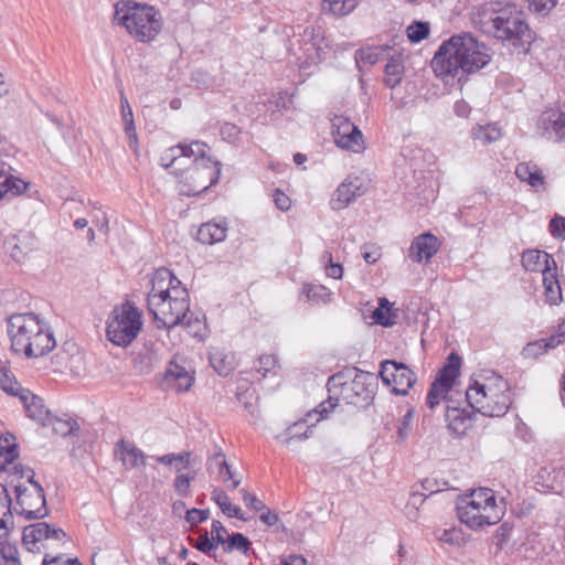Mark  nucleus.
Instances as JSON below:
<instances>
[{"label":"nucleus","mask_w":565,"mask_h":565,"mask_svg":"<svg viewBox=\"0 0 565 565\" xmlns=\"http://www.w3.org/2000/svg\"><path fill=\"white\" fill-rule=\"evenodd\" d=\"M209 147L201 141L179 143L164 150L160 164L179 179L183 195H198L214 185L220 178V162L207 156Z\"/></svg>","instance_id":"f257e3e1"},{"label":"nucleus","mask_w":565,"mask_h":565,"mask_svg":"<svg viewBox=\"0 0 565 565\" xmlns=\"http://www.w3.org/2000/svg\"><path fill=\"white\" fill-rule=\"evenodd\" d=\"M490 50L470 33L452 35L444 42L431 61L436 76L449 83L465 74L476 73L491 61Z\"/></svg>","instance_id":"f03ea898"},{"label":"nucleus","mask_w":565,"mask_h":565,"mask_svg":"<svg viewBox=\"0 0 565 565\" xmlns=\"http://www.w3.org/2000/svg\"><path fill=\"white\" fill-rule=\"evenodd\" d=\"M147 307L158 328H173L189 313V292L167 268L157 269L150 278Z\"/></svg>","instance_id":"7ed1b4c3"},{"label":"nucleus","mask_w":565,"mask_h":565,"mask_svg":"<svg viewBox=\"0 0 565 565\" xmlns=\"http://www.w3.org/2000/svg\"><path fill=\"white\" fill-rule=\"evenodd\" d=\"M8 335L12 351L29 359L44 356L56 345L52 328L32 312L11 315Z\"/></svg>","instance_id":"20e7f679"},{"label":"nucleus","mask_w":565,"mask_h":565,"mask_svg":"<svg viewBox=\"0 0 565 565\" xmlns=\"http://www.w3.org/2000/svg\"><path fill=\"white\" fill-rule=\"evenodd\" d=\"M22 543L28 551L44 554L42 565H82L76 557H65L71 540L61 527L53 524L36 522L25 526Z\"/></svg>","instance_id":"39448f33"},{"label":"nucleus","mask_w":565,"mask_h":565,"mask_svg":"<svg viewBox=\"0 0 565 565\" xmlns=\"http://www.w3.org/2000/svg\"><path fill=\"white\" fill-rule=\"evenodd\" d=\"M457 514L472 530L497 524L505 513V503L490 488H478L458 497Z\"/></svg>","instance_id":"423d86ee"},{"label":"nucleus","mask_w":565,"mask_h":565,"mask_svg":"<svg viewBox=\"0 0 565 565\" xmlns=\"http://www.w3.org/2000/svg\"><path fill=\"white\" fill-rule=\"evenodd\" d=\"M509 383L499 374H480L466 391L469 406L489 417L503 416L511 404Z\"/></svg>","instance_id":"0eeeda50"},{"label":"nucleus","mask_w":565,"mask_h":565,"mask_svg":"<svg viewBox=\"0 0 565 565\" xmlns=\"http://www.w3.org/2000/svg\"><path fill=\"white\" fill-rule=\"evenodd\" d=\"M344 377L343 373H337L329 379L328 391L330 396L315 409V413H319L320 416L317 422L320 418H326L340 399L351 405L367 403L371 399L374 380L371 373L356 370L350 382L344 381Z\"/></svg>","instance_id":"6e6552de"},{"label":"nucleus","mask_w":565,"mask_h":565,"mask_svg":"<svg viewBox=\"0 0 565 565\" xmlns=\"http://www.w3.org/2000/svg\"><path fill=\"white\" fill-rule=\"evenodd\" d=\"M499 22L500 25L492 38L509 43L514 53L525 54L529 52L534 41V33L514 3L508 2Z\"/></svg>","instance_id":"1a4fd4ad"},{"label":"nucleus","mask_w":565,"mask_h":565,"mask_svg":"<svg viewBox=\"0 0 565 565\" xmlns=\"http://www.w3.org/2000/svg\"><path fill=\"white\" fill-rule=\"evenodd\" d=\"M141 330V313L135 303L116 306L107 319V339L118 347L129 345Z\"/></svg>","instance_id":"9d476101"},{"label":"nucleus","mask_w":565,"mask_h":565,"mask_svg":"<svg viewBox=\"0 0 565 565\" xmlns=\"http://www.w3.org/2000/svg\"><path fill=\"white\" fill-rule=\"evenodd\" d=\"M15 505L14 511L25 519H42L49 514L44 490L40 483L34 481L33 473L22 482L14 486Z\"/></svg>","instance_id":"9b49d317"},{"label":"nucleus","mask_w":565,"mask_h":565,"mask_svg":"<svg viewBox=\"0 0 565 565\" xmlns=\"http://www.w3.org/2000/svg\"><path fill=\"white\" fill-rule=\"evenodd\" d=\"M507 1H486L475 6L470 12L472 25L481 33L493 36L500 25V20L505 11Z\"/></svg>","instance_id":"f8f14e48"},{"label":"nucleus","mask_w":565,"mask_h":565,"mask_svg":"<svg viewBox=\"0 0 565 565\" xmlns=\"http://www.w3.org/2000/svg\"><path fill=\"white\" fill-rule=\"evenodd\" d=\"M380 376L396 395H406L416 382L415 373L406 364L393 360L381 363Z\"/></svg>","instance_id":"ddd939ff"},{"label":"nucleus","mask_w":565,"mask_h":565,"mask_svg":"<svg viewBox=\"0 0 565 565\" xmlns=\"http://www.w3.org/2000/svg\"><path fill=\"white\" fill-rule=\"evenodd\" d=\"M370 188V179L364 175H349L332 194L330 206L333 211H341L364 195Z\"/></svg>","instance_id":"4468645a"},{"label":"nucleus","mask_w":565,"mask_h":565,"mask_svg":"<svg viewBox=\"0 0 565 565\" xmlns=\"http://www.w3.org/2000/svg\"><path fill=\"white\" fill-rule=\"evenodd\" d=\"M332 136L341 149L360 153L365 148L362 131L344 116H334L332 119Z\"/></svg>","instance_id":"2eb2a0df"},{"label":"nucleus","mask_w":565,"mask_h":565,"mask_svg":"<svg viewBox=\"0 0 565 565\" xmlns=\"http://www.w3.org/2000/svg\"><path fill=\"white\" fill-rule=\"evenodd\" d=\"M115 21L137 41H141V3L120 0L115 4Z\"/></svg>","instance_id":"dca6fc26"},{"label":"nucleus","mask_w":565,"mask_h":565,"mask_svg":"<svg viewBox=\"0 0 565 565\" xmlns=\"http://www.w3.org/2000/svg\"><path fill=\"white\" fill-rule=\"evenodd\" d=\"M164 381L178 392H186L193 385L194 376L190 365L184 360L179 362V358H174L164 372Z\"/></svg>","instance_id":"f3484780"},{"label":"nucleus","mask_w":565,"mask_h":565,"mask_svg":"<svg viewBox=\"0 0 565 565\" xmlns=\"http://www.w3.org/2000/svg\"><path fill=\"white\" fill-rule=\"evenodd\" d=\"M540 127L548 138H565V109L556 106L546 109L540 117Z\"/></svg>","instance_id":"a211bd4d"},{"label":"nucleus","mask_w":565,"mask_h":565,"mask_svg":"<svg viewBox=\"0 0 565 565\" xmlns=\"http://www.w3.org/2000/svg\"><path fill=\"white\" fill-rule=\"evenodd\" d=\"M312 415H319V413H315V409L308 413L306 418L294 423L284 433L277 435V440L289 448H294L296 444L308 439L312 434V425H307V423Z\"/></svg>","instance_id":"6ab92c4d"},{"label":"nucleus","mask_w":565,"mask_h":565,"mask_svg":"<svg viewBox=\"0 0 565 565\" xmlns=\"http://www.w3.org/2000/svg\"><path fill=\"white\" fill-rule=\"evenodd\" d=\"M438 249V238L430 233H424L412 242L408 256L412 260L420 263L424 259L429 260Z\"/></svg>","instance_id":"aec40b11"},{"label":"nucleus","mask_w":565,"mask_h":565,"mask_svg":"<svg viewBox=\"0 0 565 565\" xmlns=\"http://www.w3.org/2000/svg\"><path fill=\"white\" fill-rule=\"evenodd\" d=\"M522 265L532 273H545L556 269V262L548 253L540 249H527L522 254Z\"/></svg>","instance_id":"412c9836"},{"label":"nucleus","mask_w":565,"mask_h":565,"mask_svg":"<svg viewBox=\"0 0 565 565\" xmlns=\"http://www.w3.org/2000/svg\"><path fill=\"white\" fill-rule=\"evenodd\" d=\"M445 419L448 429L457 437L465 435L471 426L470 412L452 404L446 405Z\"/></svg>","instance_id":"4be33fe9"},{"label":"nucleus","mask_w":565,"mask_h":565,"mask_svg":"<svg viewBox=\"0 0 565 565\" xmlns=\"http://www.w3.org/2000/svg\"><path fill=\"white\" fill-rule=\"evenodd\" d=\"M21 403L24 406L26 415L40 423L43 426H47V420L51 418L50 411L43 404L42 398L32 394L29 390L25 395H21Z\"/></svg>","instance_id":"5701e85b"},{"label":"nucleus","mask_w":565,"mask_h":565,"mask_svg":"<svg viewBox=\"0 0 565 565\" xmlns=\"http://www.w3.org/2000/svg\"><path fill=\"white\" fill-rule=\"evenodd\" d=\"M209 361L214 371L221 376L230 375L236 365L234 354L218 347L210 349Z\"/></svg>","instance_id":"b1692460"},{"label":"nucleus","mask_w":565,"mask_h":565,"mask_svg":"<svg viewBox=\"0 0 565 565\" xmlns=\"http://www.w3.org/2000/svg\"><path fill=\"white\" fill-rule=\"evenodd\" d=\"M120 104H121V119H122L124 132L126 135V138L128 139L129 147L138 156L139 139H138V134L136 130L134 113L128 103L127 97L124 94H121V96H120Z\"/></svg>","instance_id":"393cba45"},{"label":"nucleus","mask_w":565,"mask_h":565,"mask_svg":"<svg viewBox=\"0 0 565 565\" xmlns=\"http://www.w3.org/2000/svg\"><path fill=\"white\" fill-rule=\"evenodd\" d=\"M10 167L6 169L4 163L0 161V200L14 198L26 189V183L10 174Z\"/></svg>","instance_id":"a878e982"},{"label":"nucleus","mask_w":565,"mask_h":565,"mask_svg":"<svg viewBox=\"0 0 565 565\" xmlns=\"http://www.w3.org/2000/svg\"><path fill=\"white\" fill-rule=\"evenodd\" d=\"M460 358L457 354L451 353L434 383H440L443 388L452 392L456 380L460 374Z\"/></svg>","instance_id":"bb28decb"},{"label":"nucleus","mask_w":565,"mask_h":565,"mask_svg":"<svg viewBox=\"0 0 565 565\" xmlns=\"http://www.w3.org/2000/svg\"><path fill=\"white\" fill-rule=\"evenodd\" d=\"M227 224L225 222H207L200 226L198 239L207 245H213L225 239Z\"/></svg>","instance_id":"cd10ccee"},{"label":"nucleus","mask_w":565,"mask_h":565,"mask_svg":"<svg viewBox=\"0 0 565 565\" xmlns=\"http://www.w3.org/2000/svg\"><path fill=\"white\" fill-rule=\"evenodd\" d=\"M162 29V17L152 6L143 3V42L152 41Z\"/></svg>","instance_id":"c85d7f7f"},{"label":"nucleus","mask_w":565,"mask_h":565,"mask_svg":"<svg viewBox=\"0 0 565 565\" xmlns=\"http://www.w3.org/2000/svg\"><path fill=\"white\" fill-rule=\"evenodd\" d=\"M207 469L211 471H216L218 478L223 482L232 480V484L228 486L231 489H236L241 483L239 479H234L231 467L228 466L225 459V455L222 451L215 452L211 458H209Z\"/></svg>","instance_id":"c756f323"},{"label":"nucleus","mask_w":565,"mask_h":565,"mask_svg":"<svg viewBox=\"0 0 565 565\" xmlns=\"http://www.w3.org/2000/svg\"><path fill=\"white\" fill-rule=\"evenodd\" d=\"M502 128L493 122L478 124L470 130V137L473 141L480 142L482 146H488L501 139Z\"/></svg>","instance_id":"7c9ffc66"},{"label":"nucleus","mask_w":565,"mask_h":565,"mask_svg":"<svg viewBox=\"0 0 565 565\" xmlns=\"http://www.w3.org/2000/svg\"><path fill=\"white\" fill-rule=\"evenodd\" d=\"M191 452H170L162 456H150L149 458L154 460L157 463L163 465L171 468L177 473H181L182 470L189 469L192 466Z\"/></svg>","instance_id":"2f4dec72"},{"label":"nucleus","mask_w":565,"mask_h":565,"mask_svg":"<svg viewBox=\"0 0 565 565\" xmlns=\"http://www.w3.org/2000/svg\"><path fill=\"white\" fill-rule=\"evenodd\" d=\"M359 2L360 0H322L321 10L334 18H342L352 13Z\"/></svg>","instance_id":"473e14b6"},{"label":"nucleus","mask_w":565,"mask_h":565,"mask_svg":"<svg viewBox=\"0 0 565 565\" xmlns=\"http://www.w3.org/2000/svg\"><path fill=\"white\" fill-rule=\"evenodd\" d=\"M543 287L545 301L548 305L555 306L563 300L556 269H552L543 275Z\"/></svg>","instance_id":"72a5a7b5"},{"label":"nucleus","mask_w":565,"mask_h":565,"mask_svg":"<svg viewBox=\"0 0 565 565\" xmlns=\"http://www.w3.org/2000/svg\"><path fill=\"white\" fill-rule=\"evenodd\" d=\"M115 455L126 468H135L141 457L140 450L135 444L125 439L116 445Z\"/></svg>","instance_id":"f704fd0d"},{"label":"nucleus","mask_w":565,"mask_h":565,"mask_svg":"<svg viewBox=\"0 0 565 565\" xmlns=\"http://www.w3.org/2000/svg\"><path fill=\"white\" fill-rule=\"evenodd\" d=\"M12 525L11 499L6 486L0 483V539L9 534Z\"/></svg>","instance_id":"c9c22d12"},{"label":"nucleus","mask_w":565,"mask_h":565,"mask_svg":"<svg viewBox=\"0 0 565 565\" xmlns=\"http://www.w3.org/2000/svg\"><path fill=\"white\" fill-rule=\"evenodd\" d=\"M212 500L220 507L224 514L230 518L244 520L241 508L231 503L228 495L218 488L212 491Z\"/></svg>","instance_id":"e433bc0d"},{"label":"nucleus","mask_w":565,"mask_h":565,"mask_svg":"<svg viewBox=\"0 0 565 565\" xmlns=\"http://www.w3.org/2000/svg\"><path fill=\"white\" fill-rule=\"evenodd\" d=\"M385 78L386 86L394 88L399 84L404 72L401 56H392L385 65Z\"/></svg>","instance_id":"4c0bfd02"},{"label":"nucleus","mask_w":565,"mask_h":565,"mask_svg":"<svg viewBox=\"0 0 565 565\" xmlns=\"http://www.w3.org/2000/svg\"><path fill=\"white\" fill-rule=\"evenodd\" d=\"M17 457L18 449L13 436L0 437V470L13 463Z\"/></svg>","instance_id":"58836bf2"},{"label":"nucleus","mask_w":565,"mask_h":565,"mask_svg":"<svg viewBox=\"0 0 565 565\" xmlns=\"http://www.w3.org/2000/svg\"><path fill=\"white\" fill-rule=\"evenodd\" d=\"M0 386L7 394L17 396L19 399L21 398V395H25L28 392V390L22 387L4 366L0 369Z\"/></svg>","instance_id":"ea45409f"},{"label":"nucleus","mask_w":565,"mask_h":565,"mask_svg":"<svg viewBox=\"0 0 565 565\" xmlns=\"http://www.w3.org/2000/svg\"><path fill=\"white\" fill-rule=\"evenodd\" d=\"M451 392L443 388L440 383H434L430 385V388L427 393L426 405L434 411L441 401L446 402V405L452 404V399L450 396Z\"/></svg>","instance_id":"a19ab883"},{"label":"nucleus","mask_w":565,"mask_h":565,"mask_svg":"<svg viewBox=\"0 0 565 565\" xmlns=\"http://www.w3.org/2000/svg\"><path fill=\"white\" fill-rule=\"evenodd\" d=\"M4 248L17 263H22L30 250L28 245L22 244L17 235H11L4 239Z\"/></svg>","instance_id":"79ce46f5"},{"label":"nucleus","mask_w":565,"mask_h":565,"mask_svg":"<svg viewBox=\"0 0 565 565\" xmlns=\"http://www.w3.org/2000/svg\"><path fill=\"white\" fill-rule=\"evenodd\" d=\"M302 294L306 295L308 300L316 303H328L332 297V292L322 285L306 284L302 288Z\"/></svg>","instance_id":"37998d69"},{"label":"nucleus","mask_w":565,"mask_h":565,"mask_svg":"<svg viewBox=\"0 0 565 565\" xmlns=\"http://www.w3.org/2000/svg\"><path fill=\"white\" fill-rule=\"evenodd\" d=\"M47 425L52 426V430L60 436H68L74 434L75 430L78 429L77 424L71 419H62L57 417H53L47 420Z\"/></svg>","instance_id":"c03bdc74"},{"label":"nucleus","mask_w":565,"mask_h":565,"mask_svg":"<svg viewBox=\"0 0 565 565\" xmlns=\"http://www.w3.org/2000/svg\"><path fill=\"white\" fill-rule=\"evenodd\" d=\"M234 550L239 551L246 555L250 550V542L243 534L234 533L226 541L224 545V551L231 553Z\"/></svg>","instance_id":"a18cd8bd"},{"label":"nucleus","mask_w":565,"mask_h":565,"mask_svg":"<svg viewBox=\"0 0 565 565\" xmlns=\"http://www.w3.org/2000/svg\"><path fill=\"white\" fill-rule=\"evenodd\" d=\"M414 413V408H409L399 419L396 427V435L398 441H405L409 436L413 429Z\"/></svg>","instance_id":"49530a36"},{"label":"nucleus","mask_w":565,"mask_h":565,"mask_svg":"<svg viewBox=\"0 0 565 565\" xmlns=\"http://www.w3.org/2000/svg\"><path fill=\"white\" fill-rule=\"evenodd\" d=\"M180 324L184 326L188 333L193 338H198L202 340L205 337V323L201 321L199 318L193 319L192 315L186 313V318Z\"/></svg>","instance_id":"de8ad7c7"},{"label":"nucleus","mask_w":565,"mask_h":565,"mask_svg":"<svg viewBox=\"0 0 565 565\" xmlns=\"http://www.w3.org/2000/svg\"><path fill=\"white\" fill-rule=\"evenodd\" d=\"M429 23L428 22H422V21H415L411 25L407 26V36L408 39L414 42H420L424 39H426L429 34Z\"/></svg>","instance_id":"09e8293b"},{"label":"nucleus","mask_w":565,"mask_h":565,"mask_svg":"<svg viewBox=\"0 0 565 565\" xmlns=\"http://www.w3.org/2000/svg\"><path fill=\"white\" fill-rule=\"evenodd\" d=\"M548 349H551L548 339H540L534 342L527 343L523 348L522 354L524 355V358L534 359L547 352Z\"/></svg>","instance_id":"8fccbe9b"},{"label":"nucleus","mask_w":565,"mask_h":565,"mask_svg":"<svg viewBox=\"0 0 565 565\" xmlns=\"http://www.w3.org/2000/svg\"><path fill=\"white\" fill-rule=\"evenodd\" d=\"M193 477L186 473H177L173 480V489L180 497H189L191 494V482Z\"/></svg>","instance_id":"3c124183"},{"label":"nucleus","mask_w":565,"mask_h":565,"mask_svg":"<svg viewBox=\"0 0 565 565\" xmlns=\"http://www.w3.org/2000/svg\"><path fill=\"white\" fill-rule=\"evenodd\" d=\"M7 537H8V534L3 539H0V554L2 557V562H0V563L1 564H7V562L21 563L18 558L17 546L12 545L10 543H7V541H6Z\"/></svg>","instance_id":"603ef678"},{"label":"nucleus","mask_w":565,"mask_h":565,"mask_svg":"<svg viewBox=\"0 0 565 565\" xmlns=\"http://www.w3.org/2000/svg\"><path fill=\"white\" fill-rule=\"evenodd\" d=\"M191 78L192 82H194L199 88H209L215 82V78L204 70H195L192 73Z\"/></svg>","instance_id":"864d4df0"},{"label":"nucleus","mask_w":565,"mask_h":565,"mask_svg":"<svg viewBox=\"0 0 565 565\" xmlns=\"http://www.w3.org/2000/svg\"><path fill=\"white\" fill-rule=\"evenodd\" d=\"M529 9L536 13L546 14L557 4V0H527Z\"/></svg>","instance_id":"5fc2aeb1"},{"label":"nucleus","mask_w":565,"mask_h":565,"mask_svg":"<svg viewBox=\"0 0 565 565\" xmlns=\"http://www.w3.org/2000/svg\"><path fill=\"white\" fill-rule=\"evenodd\" d=\"M277 365V358L273 354L263 355L258 359V367L257 371L262 373L263 376H266L269 372H271Z\"/></svg>","instance_id":"6e6d98bb"},{"label":"nucleus","mask_w":565,"mask_h":565,"mask_svg":"<svg viewBox=\"0 0 565 565\" xmlns=\"http://www.w3.org/2000/svg\"><path fill=\"white\" fill-rule=\"evenodd\" d=\"M210 518V511L209 510H201V509H191L186 511L185 520L191 525H198L199 523H202L206 521Z\"/></svg>","instance_id":"4d7b16f0"},{"label":"nucleus","mask_w":565,"mask_h":565,"mask_svg":"<svg viewBox=\"0 0 565 565\" xmlns=\"http://www.w3.org/2000/svg\"><path fill=\"white\" fill-rule=\"evenodd\" d=\"M220 134H221V137L224 140L228 141L231 143H234L238 139V136L241 134V129L236 125H234V124L225 122L221 127Z\"/></svg>","instance_id":"13d9d810"},{"label":"nucleus","mask_w":565,"mask_h":565,"mask_svg":"<svg viewBox=\"0 0 565 565\" xmlns=\"http://www.w3.org/2000/svg\"><path fill=\"white\" fill-rule=\"evenodd\" d=\"M530 184L536 191H541L544 189L545 182L544 177L541 170L535 166L529 177L523 181Z\"/></svg>","instance_id":"bf43d9fd"},{"label":"nucleus","mask_w":565,"mask_h":565,"mask_svg":"<svg viewBox=\"0 0 565 565\" xmlns=\"http://www.w3.org/2000/svg\"><path fill=\"white\" fill-rule=\"evenodd\" d=\"M227 533L226 529L223 526V524L220 521H213L211 526V536L213 543L216 542V544H222L223 546L226 543V540L224 535Z\"/></svg>","instance_id":"052dcab7"},{"label":"nucleus","mask_w":565,"mask_h":565,"mask_svg":"<svg viewBox=\"0 0 565 565\" xmlns=\"http://www.w3.org/2000/svg\"><path fill=\"white\" fill-rule=\"evenodd\" d=\"M273 199L276 207L280 211H288L290 209V199L280 190H275Z\"/></svg>","instance_id":"680f3d73"},{"label":"nucleus","mask_w":565,"mask_h":565,"mask_svg":"<svg viewBox=\"0 0 565 565\" xmlns=\"http://www.w3.org/2000/svg\"><path fill=\"white\" fill-rule=\"evenodd\" d=\"M550 348H556L565 341V321H562L555 329L554 333L547 338Z\"/></svg>","instance_id":"e2e57ef3"},{"label":"nucleus","mask_w":565,"mask_h":565,"mask_svg":"<svg viewBox=\"0 0 565 565\" xmlns=\"http://www.w3.org/2000/svg\"><path fill=\"white\" fill-rule=\"evenodd\" d=\"M551 233L557 237H565V218L556 216L550 222Z\"/></svg>","instance_id":"0e129e2a"},{"label":"nucleus","mask_w":565,"mask_h":565,"mask_svg":"<svg viewBox=\"0 0 565 565\" xmlns=\"http://www.w3.org/2000/svg\"><path fill=\"white\" fill-rule=\"evenodd\" d=\"M241 492L243 494V501L248 508H250L255 511H259L265 508L264 503L259 499H257L254 494L249 493L246 490H241Z\"/></svg>","instance_id":"69168bd1"},{"label":"nucleus","mask_w":565,"mask_h":565,"mask_svg":"<svg viewBox=\"0 0 565 565\" xmlns=\"http://www.w3.org/2000/svg\"><path fill=\"white\" fill-rule=\"evenodd\" d=\"M195 547L202 553L210 554L215 548V543L209 539L207 534H201L195 543Z\"/></svg>","instance_id":"338daca9"},{"label":"nucleus","mask_w":565,"mask_h":565,"mask_svg":"<svg viewBox=\"0 0 565 565\" xmlns=\"http://www.w3.org/2000/svg\"><path fill=\"white\" fill-rule=\"evenodd\" d=\"M362 256L367 264H374L381 257V252L375 246H363Z\"/></svg>","instance_id":"774afa93"}]
</instances>
